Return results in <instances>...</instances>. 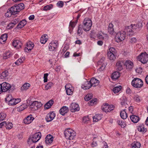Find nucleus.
Masks as SVG:
<instances>
[{"label":"nucleus","instance_id":"obj_1","mask_svg":"<svg viewBox=\"0 0 148 148\" xmlns=\"http://www.w3.org/2000/svg\"><path fill=\"white\" fill-rule=\"evenodd\" d=\"M142 27V24L141 23H139L138 25L137 24H131L130 26L126 27L125 30L129 36H132L136 32V29H137L138 30H139L138 28H140Z\"/></svg>","mask_w":148,"mask_h":148},{"label":"nucleus","instance_id":"obj_2","mask_svg":"<svg viewBox=\"0 0 148 148\" xmlns=\"http://www.w3.org/2000/svg\"><path fill=\"white\" fill-rule=\"evenodd\" d=\"M131 85L135 88H140L143 86V82L141 79L135 78L132 80Z\"/></svg>","mask_w":148,"mask_h":148},{"label":"nucleus","instance_id":"obj_3","mask_svg":"<svg viewBox=\"0 0 148 148\" xmlns=\"http://www.w3.org/2000/svg\"><path fill=\"white\" fill-rule=\"evenodd\" d=\"M92 25V22L89 18H85L83 21L82 27L85 31H89L90 30Z\"/></svg>","mask_w":148,"mask_h":148},{"label":"nucleus","instance_id":"obj_4","mask_svg":"<svg viewBox=\"0 0 148 148\" xmlns=\"http://www.w3.org/2000/svg\"><path fill=\"white\" fill-rule=\"evenodd\" d=\"M65 138L70 140H73L75 136L74 132L71 129H67L64 131Z\"/></svg>","mask_w":148,"mask_h":148},{"label":"nucleus","instance_id":"obj_5","mask_svg":"<svg viewBox=\"0 0 148 148\" xmlns=\"http://www.w3.org/2000/svg\"><path fill=\"white\" fill-rule=\"evenodd\" d=\"M126 33L124 31L118 32L115 36V41L117 42H120L123 40L125 38Z\"/></svg>","mask_w":148,"mask_h":148},{"label":"nucleus","instance_id":"obj_6","mask_svg":"<svg viewBox=\"0 0 148 148\" xmlns=\"http://www.w3.org/2000/svg\"><path fill=\"white\" fill-rule=\"evenodd\" d=\"M138 60L144 64L148 62V54L146 52L142 53L138 57Z\"/></svg>","mask_w":148,"mask_h":148},{"label":"nucleus","instance_id":"obj_7","mask_svg":"<svg viewBox=\"0 0 148 148\" xmlns=\"http://www.w3.org/2000/svg\"><path fill=\"white\" fill-rule=\"evenodd\" d=\"M41 134L38 132L35 134L34 135L29 138L28 142L34 143L38 142L40 138Z\"/></svg>","mask_w":148,"mask_h":148},{"label":"nucleus","instance_id":"obj_8","mask_svg":"<svg viewBox=\"0 0 148 148\" xmlns=\"http://www.w3.org/2000/svg\"><path fill=\"white\" fill-rule=\"evenodd\" d=\"M114 106L113 105H109L108 104H105L103 106L102 110L104 112L107 113L114 110Z\"/></svg>","mask_w":148,"mask_h":148},{"label":"nucleus","instance_id":"obj_9","mask_svg":"<svg viewBox=\"0 0 148 148\" xmlns=\"http://www.w3.org/2000/svg\"><path fill=\"white\" fill-rule=\"evenodd\" d=\"M104 58H102L98 62V65L99 66V69L100 71L103 70L106 67V63L104 62Z\"/></svg>","mask_w":148,"mask_h":148},{"label":"nucleus","instance_id":"obj_10","mask_svg":"<svg viewBox=\"0 0 148 148\" xmlns=\"http://www.w3.org/2000/svg\"><path fill=\"white\" fill-rule=\"evenodd\" d=\"M20 8L19 6H18L16 4L12 6L9 10V12H12V14L14 15L16 14L17 12L20 11Z\"/></svg>","mask_w":148,"mask_h":148},{"label":"nucleus","instance_id":"obj_11","mask_svg":"<svg viewBox=\"0 0 148 148\" xmlns=\"http://www.w3.org/2000/svg\"><path fill=\"white\" fill-rule=\"evenodd\" d=\"M97 37L99 39L105 40H106L108 39L107 34H104L101 32H99L97 34Z\"/></svg>","mask_w":148,"mask_h":148},{"label":"nucleus","instance_id":"obj_12","mask_svg":"<svg viewBox=\"0 0 148 148\" xmlns=\"http://www.w3.org/2000/svg\"><path fill=\"white\" fill-rule=\"evenodd\" d=\"M58 43L57 41L52 42L49 44V49L50 51H54L57 47Z\"/></svg>","mask_w":148,"mask_h":148},{"label":"nucleus","instance_id":"obj_13","mask_svg":"<svg viewBox=\"0 0 148 148\" xmlns=\"http://www.w3.org/2000/svg\"><path fill=\"white\" fill-rule=\"evenodd\" d=\"M3 92H5L9 90L11 87V85L9 83L3 82L1 84Z\"/></svg>","mask_w":148,"mask_h":148},{"label":"nucleus","instance_id":"obj_14","mask_svg":"<svg viewBox=\"0 0 148 148\" xmlns=\"http://www.w3.org/2000/svg\"><path fill=\"white\" fill-rule=\"evenodd\" d=\"M42 104L40 102L37 101H33L32 103L31 106L35 110H37L38 108H40L42 106Z\"/></svg>","mask_w":148,"mask_h":148},{"label":"nucleus","instance_id":"obj_15","mask_svg":"<svg viewBox=\"0 0 148 148\" xmlns=\"http://www.w3.org/2000/svg\"><path fill=\"white\" fill-rule=\"evenodd\" d=\"M34 45L32 42L29 41L26 44V47L25 49V52H28L30 51L33 48Z\"/></svg>","mask_w":148,"mask_h":148},{"label":"nucleus","instance_id":"obj_16","mask_svg":"<svg viewBox=\"0 0 148 148\" xmlns=\"http://www.w3.org/2000/svg\"><path fill=\"white\" fill-rule=\"evenodd\" d=\"M13 46L17 49H19L23 45V44L21 41L18 40H14L12 42Z\"/></svg>","mask_w":148,"mask_h":148},{"label":"nucleus","instance_id":"obj_17","mask_svg":"<svg viewBox=\"0 0 148 148\" xmlns=\"http://www.w3.org/2000/svg\"><path fill=\"white\" fill-rule=\"evenodd\" d=\"M71 111L72 112L78 111L79 110V108L78 105L75 103H72L71 106Z\"/></svg>","mask_w":148,"mask_h":148},{"label":"nucleus","instance_id":"obj_18","mask_svg":"<svg viewBox=\"0 0 148 148\" xmlns=\"http://www.w3.org/2000/svg\"><path fill=\"white\" fill-rule=\"evenodd\" d=\"M55 116V114L54 113L51 112L47 114L45 118V119L47 122H50L53 119Z\"/></svg>","mask_w":148,"mask_h":148},{"label":"nucleus","instance_id":"obj_19","mask_svg":"<svg viewBox=\"0 0 148 148\" xmlns=\"http://www.w3.org/2000/svg\"><path fill=\"white\" fill-rule=\"evenodd\" d=\"M53 137L51 135H47L45 138V143L48 145H49L52 143L53 141Z\"/></svg>","mask_w":148,"mask_h":148},{"label":"nucleus","instance_id":"obj_20","mask_svg":"<svg viewBox=\"0 0 148 148\" xmlns=\"http://www.w3.org/2000/svg\"><path fill=\"white\" fill-rule=\"evenodd\" d=\"M124 64L126 66L127 68L129 69H132L133 66V62L130 60H126Z\"/></svg>","mask_w":148,"mask_h":148},{"label":"nucleus","instance_id":"obj_21","mask_svg":"<svg viewBox=\"0 0 148 148\" xmlns=\"http://www.w3.org/2000/svg\"><path fill=\"white\" fill-rule=\"evenodd\" d=\"M69 84L66 85L65 86L66 94L67 95H70L72 94L73 89L72 87H69Z\"/></svg>","mask_w":148,"mask_h":148},{"label":"nucleus","instance_id":"obj_22","mask_svg":"<svg viewBox=\"0 0 148 148\" xmlns=\"http://www.w3.org/2000/svg\"><path fill=\"white\" fill-rule=\"evenodd\" d=\"M130 118L132 121L135 123H137L140 120L139 117L135 115H132L130 116Z\"/></svg>","mask_w":148,"mask_h":148},{"label":"nucleus","instance_id":"obj_23","mask_svg":"<svg viewBox=\"0 0 148 148\" xmlns=\"http://www.w3.org/2000/svg\"><path fill=\"white\" fill-rule=\"evenodd\" d=\"M92 86L90 81H86L85 82L84 84L82 85V87L84 90L89 89Z\"/></svg>","mask_w":148,"mask_h":148},{"label":"nucleus","instance_id":"obj_24","mask_svg":"<svg viewBox=\"0 0 148 148\" xmlns=\"http://www.w3.org/2000/svg\"><path fill=\"white\" fill-rule=\"evenodd\" d=\"M90 82L92 86L94 87L98 85L99 83V81L98 80L96 79L94 77L92 78Z\"/></svg>","mask_w":148,"mask_h":148},{"label":"nucleus","instance_id":"obj_25","mask_svg":"<svg viewBox=\"0 0 148 148\" xmlns=\"http://www.w3.org/2000/svg\"><path fill=\"white\" fill-rule=\"evenodd\" d=\"M124 64L123 61H118L116 63V66L119 71H120L123 69V66Z\"/></svg>","mask_w":148,"mask_h":148},{"label":"nucleus","instance_id":"obj_26","mask_svg":"<svg viewBox=\"0 0 148 148\" xmlns=\"http://www.w3.org/2000/svg\"><path fill=\"white\" fill-rule=\"evenodd\" d=\"M69 111L68 108L66 106H64L60 110V113L62 115H64L65 113H67Z\"/></svg>","mask_w":148,"mask_h":148},{"label":"nucleus","instance_id":"obj_27","mask_svg":"<svg viewBox=\"0 0 148 148\" xmlns=\"http://www.w3.org/2000/svg\"><path fill=\"white\" fill-rule=\"evenodd\" d=\"M120 76V75L119 72L115 71L112 74L111 78L112 79L115 80L118 79Z\"/></svg>","mask_w":148,"mask_h":148},{"label":"nucleus","instance_id":"obj_28","mask_svg":"<svg viewBox=\"0 0 148 148\" xmlns=\"http://www.w3.org/2000/svg\"><path fill=\"white\" fill-rule=\"evenodd\" d=\"M48 40V36L46 34L43 35L40 38V42L42 44H45Z\"/></svg>","mask_w":148,"mask_h":148},{"label":"nucleus","instance_id":"obj_29","mask_svg":"<svg viewBox=\"0 0 148 148\" xmlns=\"http://www.w3.org/2000/svg\"><path fill=\"white\" fill-rule=\"evenodd\" d=\"M138 131L143 133H145L147 131V129L144 126L143 124L140 125L138 126Z\"/></svg>","mask_w":148,"mask_h":148},{"label":"nucleus","instance_id":"obj_30","mask_svg":"<svg viewBox=\"0 0 148 148\" xmlns=\"http://www.w3.org/2000/svg\"><path fill=\"white\" fill-rule=\"evenodd\" d=\"M33 119L32 115H30L28 116L25 119H24V121L25 123L29 124L31 123Z\"/></svg>","mask_w":148,"mask_h":148},{"label":"nucleus","instance_id":"obj_31","mask_svg":"<svg viewBox=\"0 0 148 148\" xmlns=\"http://www.w3.org/2000/svg\"><path fill=\"white\" fill-rule=\"evenodd\" d=\"M54 103L53 101L51 100L47 102L45 105V108L48 109L50 108Z\"/></svg>","mask_w":148,"mask_h":148},{"label":"nucleus","instance_id":"obj_32","mask_svg":"<svg viewBox=\"0 0 148 148\" xmlns=\"http://www.w3.org/2000/svg\"><path fill=\"white\" fill-rule=\"evenodd\" d=\"M7 37V35L6 34L2 35L0 38V43L1 44L4 43L6 40Z\"/></svg>","mask_w":148,"mask_h":148},{"label":"nucleus","instance_id":"obj_33","mask_svg":"<svg viewBox=\"0 0 148 148\" xmlns=\"http://www.w3.org/2000/svg\"><path fill=\"white\" fill-rule=\"evenodd\" d=\"M27 22L25 19H24L20 22L17 26V28L21 29L26 24Z\"/></svg>","mask_w":148,"mask_h":148},{"label":"nucleus","instance_id":"obj_34","mask_svg":"<svg viewBox=\"0 0 148 148\" xmlns=\"http://www.w3.org/2000/svg\"><path fill=\"white\" fill-rule=\"evenodd\" d=\"M113 27V25L112 23H110L109 24L108 30V32L111 34H113L114 32Z\"/></svg>","mask_w":148,"mask_h":148},{"label":"nucleus","instance_id":"obj_35","mask_svg":"<svg viewBox=\"0 0 148 148\" xmlns=\"http://www.w3.org/2000/svg\"><path fill=\"white\" fill-rule=\"evenodd\" d=\"M102 115L101 114H95L93 117V121L95 122H97L100 120L101 119Z\"/></svg>","mask_w":148,"mask_h":148},{"label":"nucleus","instance_id":"obj_36","mask_svg":"<svg viewBox=\"0 0 148 148\" xmlns=\"http://www.w3.org/2000/svg\"><path fill=\"white\" fill-rule=\"evenodd\" d=\"M8 75V71H5L0 74V78L1 79H3L7 77Z\"/></svg>","mask_w":148,"mask_h":148},{"label":"nucleus","instance_id":"obj_37","mask_svg":"<svg viewBox=\"0 0 148 148\" xmlns=\"http://www.w3.org/2000/svg\"><path fill=\"white\" fill-rule=\"evenodd\" d=\"M132 148H139L141 146V144L138 142H134L131 144Z\"/></svg>","mask_w":148,"mask_h":148},{"label":"nucleus","instance_id":"obj_38","mask_svg":"<svg viewBox=\"0 0 148 148\" xmlns=\"http://www.w3.org/2000/svg\"><path fill=\"white\" fill-rule=\"evenodd\" d=\"M99 141L98 138L94 137L93 139V142L92 143V147H95L97 145V143Z\"/></svg>","mask_w":148,"mask_h":148},{"label":"nucleus","instance_id":"obj_39","mask_svg":"<svg viewBox=\"0 0 148 148\" xmlns=\"http://www.w3.org/2000/svg\"><path fill=\"white\" fill-rule=\"evenodd\" d=\"M120 115L121 118L123 119H125L127 117V115L125 110H124L121 111L120 112Z\"/></svg>","mask_w":148,"mask_h":148},{"label":"nucleus","instance_id":"obj_40","mask_svg":"<svg viewBox=\"0 0 148 148\" xmlns=\"http://www.w3.org/2000/svg\"><path fill=\"white\" fill-rule=\"evenodd\" d=\"M121 88L122 86H121L115 87L113 89V92L115 93H118L121 90Z\"/></svg>","mask_w":148,"mask_h":148},{"label":"nucleus","instance_id":"obj_41","mask_svg":"<svg viewBox=\"0 0 148 148\" xmlns=\"http://www.w3.org/2000/svg\"><path fill=\"white\" fill-rule=\"evenodd\" d=\"M30 85L28 83L24 84L21 87V90H26L29 88Z\"/></svg>","mask_w":148,"mask_h":148},{"label":"nucleus","instance_id":"obj_42","mask_svg":"<svg viewBox=\"0 0 148 148\" xmlns=\"http://www.w3.org/2000/svg\"><path fill=\"white\" fill-rule=\"evenodd\" d=\"M116 55V54L107 53L108 58L110 60H115Z\"/></svg>","mask_w":148,"mask_h":148},{"label":"nucleus","instance_id":"obj_43","mask_svg":"<svg viewBox=\"0 0 148 148\" xmlns=\"http://www.w3.org/2000/svg\"><path fill=\"white\" fill-rule=\"evenodd\" d=\"M116 51L114 48L113 47H111L109 48L108 51L107 53H110V54H116Z\"/></svg>","mask_w":148,"mask_h":148},{"label":"nucleus","instance_id":"obj_44","mask_svg":"<svg viewBox=\"0 0 148 148\" xmlns=\"http://www.w3.org/2000/svg\"><path fill=\"white\" fill-rule=\"evenodd\" d=\"M121 104L122 105H125L127 104L126 101L127 99L126 97H123L121 98Z\"/></svg>","mask_w":148,"mask_h":148},{"label":"nucleus","instance_id":"obj_45","mask_svg":"<svg viewBox=\"0 0 148 148\" xmlns=\"http://www.w3.org/2000/svg\"><path fill=\"white\" fill-rule=\"evenodd\" d=\"M92 97V95L91 94H89L86 96L84 97L85 100L88 101L91 99Z\"/></svg>","mask_w":148,"mask_h":148},{"label":"nucleus","instance_id":"obj_46","mask_svg":"<svg viewBox=\"0 0 148 148\" xmlns=\"http://www.w3.org/2000/svg\"><path fill=\"white\" fill-rule=\"evenodd\" d=\"M24 60V58H20L17 60L15 62V63L18 65H19L21 63H23Z\"/></svg>","mask_w":148,"mask_h":148},{"label":"nucleus","instance_id":"obj_47","mask_svg":"<svg viewBox=\"0 0 148 148\" xmlns=\"http://www.w3.org/2000/svg\"><path fill=\"white\" fill-rule=\"evenodd\" d=\"M53 84L52 82H50L45 85V88L46 90H47L50 89L53 86Z\"/></svg>","mask_w":148,"mask_h":148},{"label":"nucleus","instance_id":"obj_48","mask_svg":"<svg viewBox=\"0 0 148 148\" xmlns=\"http://www.w3.org/2000/svg\"><path fill=\"white\" fill-rule=\"evenodd\" d=\"M6 115L5 113H0V121L4 120L5 118Z\"/></svg>","mask_w":148,"mask_h":148},{"label":"nucleus","instance_id":"obj_49","mask_svg":"<svg viewBox=\"0 0 148 148\" xmlns=\"http://www.w3.org/2000/svg\"><path fill=\"white\" fill-rule=\"evenodd\" d=\"M134 99L135 101L137 103H139L140 101V97L137 95H135Z\"/></svg>","mask_w":148,"mask_h":148},{"label":"nucleus","instance_id":"obj_50","mask_svg":"<svg viewBox=\"0 0 148 148\" xmlns=\"http://www.w3.org/2000/svg\"><path fill=\"white\" fill-rule=\"evenodd\" d=\"M11 55L12 54L10 52H7L4 54L3 58L6 59L10 57Z\"/></svg>","mask_w":148,"mask_h":148},{"label":"nucleus","instance_id":"obj_51","mask_svg":"<svg viewBox=\"0 0 148 148\" xmlns=\"http://www.w3.org/2000/svg\"><path fill=\"white\" fill-rule=\"evenodd\" d=\"M53 7L52 4H50L45 6L43 8L44 10H50Z\"/></svg>","mask_w":148,"mask_h":148},{"label":"nucleus","instance_id":"obj_52","mask_svg":"<svg viewBox=\"0 0 148 148\" xmlns=\"http://www.w3.org/2000/svg\"><path fill=\"white\" fill-rule=\"evenodd\" d=\"M97 101V99L96 98L93 99L89 102L88 104L90 105L93 106L94 104H96Z\"/></svg>","mask_w":148,"mask_h":148},{"label":"nucleus","instance_id":"obj_53","mask_svg":"<svg viewBox=\"0 0 148 148\" xmlns=\"http://www.w3.org/2000/svg\"><path fill=\"white\" fill-rule=\"evenodd\" d=\"M82 121L84 123H87L89 122L90 119L88 116H85L83 118Z\"/></svg>","mask_w":148,"mask_h":148},{"label":"nucleus","instance_id":"obj_54","mask_svg":"<svg viewBox=\"0 0 148 148\" xmlns=\"http://www.w3.org/2000/svg\"><path fill=\"white\" fill-rule=\"evenodd\" d=\"M6 127L7 129H10L12 127V123L10 122H7L6 123Z\"/></svg>","mask_w":148,"mask_h":148},{"label":"nucleus","instance_id":"obj_55","mask_svg":"<svg viewBox=\"0 0 148 148\" xmlns=\"http://www.w3.org/2000/svg\"><path fill=\"white\" fill-rule=\"evenodd\" d=\"M77 22V20L75 22H74L71 21L70 23L69 28L71 27V28H73L76 25Z\"/></svg>","mask_w":148,"mask_h":148},{"label":"nucleus","instance_id":"obj_56","mask_svg":"<svg viewBox=\"0 0 148 148\" xmlns=\"http://www.w3.org/2000/svg\"><path fill=\"white\" fill-rule=\"evenodd\" d=\"M129 42L132 43H136L137 42V40L135 37H131L130 38Z\"/></svg>","mask_w":148,"mask_h":148},{"label":"nucleus","instance_id":"obj_57","mask_svg":"<svg viewBox=\"0 0 148 148\" xmlns=\"http://www.w3.org/2000/svg\"><path fill=\"white\" fill-rule=\"evenodd\" d=\"M80 25H79L77 31V34L79 36H80L82 34V29L81 27H80Z\"/></svg>","mask_w":148,"mask_h":148},{"label":"nucleus","instance_id":"obj_58","mask_svg":"<svg viewBox=\"0 0 148 148\" xmlns=\"http://www.w3.org/2000/svg\"><path fill=\"white\" fill-rule=\"evenodd\" d=\"M8 104L10 105H15V99H12L10 100L8 102Z\"/></svg>","mask_w":148,"mask_h":148},{"label":"nucleus","instance_id":"obj_59","mask_svg":"<svg viewBox=\"0 0 148 148\" xmlns=\"http://www.w3.org/2000/svg\"><path fill=\"white\" fill-rule=\"evenodd\" d=\"M20 8V11L22 10H23L24 8V5L23 3H21L18 4H16Z\"/></svg>","mask_w":148,"mask_h":148},{"label":"nucleus","instance_id":"obj_60","mask_svg":"<svg viewBox=\"0 0 148 148\" xmlns=\"http://www.w3.org/2000/svg\"><path fill=\"white\" fill-rule=\"evenodd\" d=\"M14 25L12 22L10 23L7 26V28L8 29H10L12 28L14 26Z\"/></svg>","mask_w":148,"mask_h":148},{"label":"nucleus","instance_id":"obj_61","mask_svg":"<svg viewBox=\"0 0 148 148\" xmlns=\"http://www.w3.org/2000/svg\"><path fill=\"white\" fill-rule=\"evenodd\" d=\"M57 4L58 7H62L63 5V2L62 1H60L57 3Z\"/></svg>","mask_w":148,"mask_h":148},{"label":"nucleus","instance_id":"obj_62","mask_svg":"<svg viewBox=\"0 0 148 148\" xmlns=\"http://www.w3.org/2000/svg\"><path fill=\"white\" fill-rule=\"evenodd\" d=\"M12 97V95L10 94H9L8 95V96L5 98V100L7 101H9L10 100H11L12 99L11 98Z\"/></svg>","mask_w":148,"mask_h":148},{"label":"nucleus","instance_id":"obj_63","mask_svg":"<svg viewBox=\"0 0 148 148\" xmlns=\"http://www.w3.org/2000/svg\"><path fill=\"white\" fill-rule=\"evenodd\" d=\"M12 14H12V12H9V10L5 13V16L8 17L10 16Z\"/></svg>","mask_w":148,"mask_h":148},{"label":"nucleus","instance_id":"obj_64","mask_svg":"<svg viewBox=\"0 0 148 148\" xmlns=\"http://www.w3.org/2000/svg\"><path fill=\"white\" fill-rule=\"evenodd\" d=\"M19 21L18 18L15 19L12 22L15 25L17 24Z\"/></svg>","mask_w":148,"mask_h":148}]
</instances>
